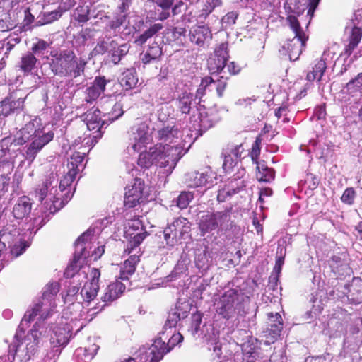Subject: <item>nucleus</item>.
Returning a JSON list of instances; mask_svg holds the SVG:
<instances>
[{"instance_id": "f257e3e1", "label": "nucleus", "mask_w": 362, "mask_h": 362, "mask_svg": "<svg viewBox=\"0 0 362 362\" xmlns=\"http://www.w3.org/2000/svg\"><path fill=\"white\" fill-rule=\"evenodd\" d=\"M59 284L52 282L46 285L42 296L27 310L14 336L9 352L14 351L13 359L21 362L29 361L37 352L40 338L46 333L44 322L56 307L55 297L59 291Z\"/></svg>"}, {"instance_id": "f03ea898", "label": "nucleus", "mask_w": 362, "mask_h": 362, "mask_svg": "<svg viewBox=\"0 0 362 362\" xmlns=\"http://www.w3.org/2000/svg\"><path fill=\"white\" fill-rule=\"evenodd\" d=\"M76 176L75 172H68L60 180L57 188L58 180L52 175L36 189V196L40 202L45 199L44 207L49 214H54L61 209L71 199L72 194H69L71 189H68Z\"/></svg>"}, {"instance_id": "7ed1b4c3", "label": "nucleus", "mask_w": 362, "mask_h": 362, "mask_svg": "<svg viewBox=\"0 0 362 362\" xmlns=\"http://www.w3.org/2000/svg\"><path fill=\"white\" fill-rule=\"evenodd\" d=\"M46 58L52 72L61 78H76L83 75L88 63L71 49H52Z\"/></svg>"}, {"instance_id": "20e7f679", "label": "nucleus", "mask_w": 362, "mask_h": 362, "mask_svg": "<svg viewBox=\"0 0 362 362\" xmlns=\"http://www.w3.org/2000/svg\"><path fill=\"white\" fill-rule=\"evenodd\" d=\"M216 311L223 318L229 320L236 315L244 317L250 311H255V315L257 307L255 304H251L248 296L241 289L236 288H230L221 296L216 304Z\"/></svg>"}, {"instance_id": "39448f33", "label": "nucleus", "mask_w": 362, "mask_h": 362, "mask_svg": "<svg viewBox=\"0 0 362 362\" xmlns=\"http://www.w3.org/2000/svg\"><path fill=\"white\" fill-rule=\"evenodd\" d=\"M173 150L174 153H167L163 146L156 144L139 154L137 163L142 168H149L153 165L164 168L165 173L170 174L183 156L180 147L174 146Z\"/></svg>"}, {"instance_id": "423d86ee", "label": "nucleus", "mask_w": 362, "mask_h": 362, "mask_svg": "<svg viewBox=\"0 0 362 362\" xmlns=\"http://www.w3.org/2000/svg\"><path fill=\"white\" fill-rule=\"evenodd\" d=\"M141 223L139 221L132 223L129 228L125 232L129 238L128 243L124 249V252L130 255L129 257L124 261L120 272V279L122 280H128L129 276L132 275L136 270V266L139 262V255L132 254L134 250L146 238L148 233L142 228H139Z\"/></svg>"}, {"instance_id": "0eeeda50", "label": "nucleus", "mask_w": 362, "mask_h": 362, "mask_svg": "<svg viewBox=\"0 0 362 362\" xmlns=\"http://www.w3.org/2000/svg\"><path fill=\"white\" fill-rule=\"evenodd\" d=\"M165 330L160 332L150 346H143L139 349L141 362H159L165 354L183 341V336L180 333H176L171 336L166 344L168 334L165 336Z\"/></svg>"}, {"instance_id": "6e6552de", "label": "nucleus", "mask_w": 362, "mask_h": 362, "mask_svg": "<svg viewBox=\"0 0 362 362\" xmlns=\"http://www.w3.org/2000/svg\"><path fill=\"white\" fill-rule=\"evenodd\" d=\"M49 331L51 349L45 357V362H56L59 356L62 349L68 344L71 336V326L66 321L57 323L55 326H51Z\"/></svg>"}, {"instance_id": "1a4fd4ad", "label": "nucleus", "mask_w": 362, "mask_h": 362, "mask_svg": "<svg viewBox=\"0 0 362 362\" xmlns=\"http://www.w3.org/2000/svg\"><path fill=\"white\" fill-rule=\"evenodd\" d=\"M287 22L289 27L294 34L291 40H288L287 43L282 47L280 52L282 54L286 52L291 61H296L301 54L303 48L305 47L306 41L308 39V35L304 32L299 21L293 16L287 17Z\"/></svg>"}, {"instance_id": "9d476101", "label": "nucleus", "mask_w": 362, "mask_h": 362, "mask_svg": "<svg viewBox=\"0 0 362 362\" xmlns=\"http://www.w3.org/2000/svg\"><path fill=\"white\" fill-rule=\"evenodd\" d=\"M143 23V21L134 14H117L105 26V38L110 40L113 37L117 36L121 33L122 28H123V31H127V34L136 32Z\"/></svg>"}, {"instance_id": "9b49d317", "label": "nucleus", "mask_w": 362, "mask_h": 362, "mask_svg": "<svg viewBox=\"0 0 362 362\" xmlns=\"http://www.w3.org/2000/svg\"><path fill=\"white\" fill-rule=\"evenodd\" d=\"M232 225L230 215L227 211L207 212L203 214L199 221V228L202 236L215 230H227Z\"/></svg>"}, {"instance_id": "f8f14e48", "label": "nucleus", "mask_w": 362, "mask_h": 362, "mask_svg": "<svg viewBox=\"0 0 362 362\" xmlns=\"http://www.w3.org/2000/svg\"><path fill=\"white\" fill-rule=\"evenodd\" d=\"M156 139L158 141L156 145H160L165 148V151L168 153H174L173 147H180L182 150L183 155L184 146L182 140V132L179 127L175 124H163V126L158 129L156 133Z\"/></svg>"}, {"instance_id": "ddd939ff", "label": "nucleus", "mask_w": 362, "mask_h": 362, "mask_svg": "<svg viewBox=\"0 0 362 362\" xmlns=\"http://www.w3.org/2000/svg\"><path fill=\"white\" fill-rule=\"evenodd\" d=\"M191 225L188 220L183 217L175 218L168 223L163 230V237L168 246L173 247L181 244L190 232Z\"/></svg>"}, {"instance_id": "4468645a", "label": "nucleus", "mask_w": 362, "mask_h": 362, "mask_svg": "<svg viewBox=\"0 0 362 362\" xmlns=\"http://www.w3.org/2000/svg\"><path fill=\"white\" fill-rule=\"evenodd\" d=\"M0 240L11 248L15 257L22 255L29 247V244L20 237L19 228L13 225H7L0 231Z\"/></svg>"}, {"instance_id": "2eb2a0df", "label": "nucleus", "mask_w": 362, "mask_h": 362, "mask_svg": "<svg viewBox=\"0 0 362 362\" xmlns=\"http://www.w3.org/2000/svg\"><path fill=\"white\" fill-rule=\"evenodd\" d=\"M129 140L130 143L127 147L129 151L131 150L134 152L141 151L143 147L149 144L152 140L148 125L146 122L135 124L131 128Z\"/></svg>"}, {"instance_id": "dca6fc26", "label": "nucleus", "mask_w": 362, "mask_h": 362, "mask_svg": "<svg viewBox=\"0 0 362 362\" xmlns=\"http://www.w3.org/2000/svg\"><path fill=\"white\" fill-rule=\"evenodd\" d=\"M185 183L190 188L212 186L217 183V174L211 168L202 172L190 171L185 175Z\"/></svg>"}, {"instance_id": "f3484780", "label": "nucleus", "mask_w": 362, "mask_h": 362, "mask_svg": "<svg viewBox=\"0 0 362 362\" xmlns=\"http://www.w3.org/2000/svg\"><path fill=\"white\" fill-rule=\"evenodd\" d=\"M218 119L209 115L206 111L203 105H199L193 110V114L190 117V123L194 131L198 132L199 135H202L203 132L210 129L214 124L218 122Z\"/></svg>"}, {"instance_id": "a211bd4d", "label": "nucleus", "mask_w": 362, "mask_h": 362, "mask_svg": "<svg viewBox=\"0 0 362 362\" xmlns=\"http://www.w3.org/2000/svg\"><path fill=\"white\" fill-rule=\"evenodd\" d=\"M93 235V230L91 229H88L76 240L73 262L64 272V275L66 277L75 278L76 276L74 273H71V271L74 270V267L76 269L77 266L75 264H76L81 259H86L88 257V252L86 250V244L90 241Z\"/></svg>"}, {"instance_id": "6ab92c4d", "label": "nucleus", "mask_w": 362, "mask_h": 362, "mask_svg": "<svg viewBox=\"0 0 362 362\" xmlns=\"http://www.w3.org/2000/svg\"><path fill=\"white\" fill-rule=\"evenodd\" d=\"M229 58L228 44L227 42H221L214 52V57L208 61V68L211 74L226 73L225 68Z\"/></svg>"}, {"instance_id": "aec40b11", "label": "nucleus", "mask_w": 362, "mask_h": 362, "mask_svg": "<svg viewBox=\"0 0 362 362\" xmlns=\"http://www.w3.org/2000/svg\"><path fill=\"white\" fill-rule=\"evenodd\" d=\"M54 136V134L52 131L46 132L44 128L34 137H32L31 143L28 146L25 151L26 160L33 162L42 148L53 140Z\"/></svg>"}, {"instance_id": "412c9836", "label": "nucleus", "mask_w": 362, "mask_h": 362, "mask_svg": "<svg viewBox=\"0 0 362 362\" xmlns=\"http://www.w3.org/2000/svg\"><path fill=\"white\" fill-rule=\"evenodd\" d=\"M320 0H286L284 7L289 16H300L306 9H308L307 16H310V19L318 5Z\"/></svg>"}, {"instance_id": "4be33fe9", "label": "nucleus", "mask_w": 362, "mask_h": 362, "mask_svg": "<svg viewBox=\"0 0 362 362\" xmlns=\"http://www.w3.org/2000/svg\"><path fill=\"white\" fill-rule=\"evenodd\" d=\"M44 128L45 127H42L41 119L39 117H35L25 124V125L18 132V136L15 139V141L18 145H23Z\"/></svg>"}, {"instance_id": "5701e85b", "label": "nucleus", "mask_w": 362, "mask_h": 362, "mask_svg": "<svg viewBox=\"0 0 362 362\" xmlns=\"http://www.w3.org/2000/svg\"><path fill=\"white\" fill-rule=\"evenodd\" d=\"M144 182L141 179L135 178L133 185L126 188L124 194V205L128 208L134 207L142 199Z\"/></svg>"}, {"instance_id": "b1692460", "label": "nucleus", "mask_w": 362, "mask_h": 362, "mask_svg": "<svg viewBox=\"0 0 362 362\" xmlns=\"http://www.w3.org/2000/svg\"><path fill=\"white\" fill-rule=\"evenodd\" d=\"M189 312V305L187 302H177L174 309L168 313L167 320L163 326V329L175 327L178 321L187 317Z\"/></svg>"}, {"instance_id": "393cba45", "label": "nucleus", "mask_w": 362, "mask_h": 362, "mask_svg": "<svg viewBox=\"0 0 362 362\" xmlns=\"http://www.w3.org/2000/svg\"><path fill=\"white\" fill-rule=\"evenodd\" d=\"M189 37L192 43L204 47L211 41L212 33L209 27L206 25H195L191 28Z\"/></svg>"}, {"instance_id": "a878e982", "label": "nucleus", "mask_w": 362, "mask_h": 362, "mask_svg": "<svg viewBox=\"0 0 362 362\" xmlns=\"http://www.w3.org/2000/svg\"><path fill=\"white\" fill-rule=\"evenodd\" d=\"M82 117L89 130L98 129L94 132V135H93L92 138V139H94V143L92 141V144H95L98 142V139L102 137V132L100 131L102 127L100 124V111L98 109L94 110H90L86 112Z\"/></svg>"}, {"instance_id": "bb28decb", "label": "nucleus", "mask_w": 362, "mask_h": 362, "mask_svg": "<svg viewBox=\"0 0 362 362\" xmlns=\"http://www.w3.org/2000/svg\"><path fill=\"white\" fill-rule=\"evenodd\" d=\"M202 334L209 345V349H212L216 355L219 356L221 354V351L219 345L218 331L216 330L212 325H204Z\"/></svg>"}, {"instance_id": "cd10ccee", "label": "nucleus", "mask_w": 362, "mask_h": 362, "mask_svg": "<svg viewBox=\"0 0 362 362\" xmlns=\"http://www.w3.org/2000/svg\"><path fill=\"white\" fill-rule=\"evenodd\" d=\"M79 286L71 285L67 291L66 296L64 297L65 303L69 304L67 310L64 313V315H67L68 313L72 315V310H78L81 311L82 308L81 301H80Z\"/></svg>"}, {"instance_id": "c85d7f7f", "label": "nucleus", "mask_w": 362, "mask_h": 362, "mask_svg": "<svg viewBox=\"0 0 362 362\" xmlns=\"http://www.w3.org/2000/svg\"><path fill=\"white\" fill-rule=\"evenodd\" d=\"M362 37V28L359 27H353L349 33L348 44L346 45L344 50L341 53L340 57H344L346 62L347 59L351 56L354 49L358 46Z\"/></svg>"}, {"instance_id": "c756f323", "label": "nucleus", "mask_w": 362, "mask_h": 362, "mask_svg": "<svg viewBox=\"0 0 362 362\" xmlns=\"http://www.w3.org/2000/svg\"><path fill=\"white\" fill-rule=\"evenodd\" d=\"M331 54L329 50H326L323 52L321 59L316 62L312 70L307 74L306 78L308 81H320L327 69L326 61H327Z\"/></svg>"}, {"instance_id": "7c9ffc66", "label": "nucleus", "mask_w": 362, "mask_h": 362, "mask_svg": "<svg viewBox=\"0 0 362 362\" xmlns=\"http://www.w3.org/2000/svg\"><path fill=\"white\" fill-rule=\"evenodd\" d=\"M106 83L107 81L105 77H96L92 86L86 90L85 100L89 103L95 101L104 92Z\"/></svg>"}, {"instance_id": "2f4dec72", "label": "nucleus", "mask_w": 362, "mask_h": 362, "mask_svg": "<svg viewBox=\"0 0 362 362\" xmlns=\"http://www.w3.org/2000/svg\"><path fill=\"white\" fill-rule=\"evenodd\" d=\"M125 285L119 281L110 284L104 291L101 297L103 302L110 303L117 300L125 290Z\"/></svg>"}, {"instance_id": "473e14b6", "label": "nucleus", "mask_w": 362, "mask_h": 362, "mask_svg": "<svg viewBox=\"0 0 362 362\" xmlns=\"http://www.w3.org/2000/svg\"><path fill=\"white\" fill-rule=\"evenodd\" d=\"M348 299L354 304L362 303V279L354 278L351 284L344 286Z\"/></svg>"}, {"instance_id": "72a5a7b5", "label": "nucleus", "mask_w": 362, "mask_h": 362, "mask_svg": "<svg viewBox=\"0 0 362 362\" xmlns=\"http://www.w3.org/2000/svg\"><path fill=\"white\" fill-rule=\"evenodd\" d=\"M32 209L30 199L26 196L20 197L13 208V215L16 219L22 220L27 218Z\"/></svg>"}, {"instance_id": "f704fd0d", "label": "nucleus", "mask_w": 362, "mask_h": 362, "mask_svg": "<svg viewBox=\"0 0 362 362\" xmlns=\"http://www.w3.org/2000/svg\"><path fill=\"white\" fill-rule=\"evenodd\" d=\"M110 47L111 61L114 64H118L122 59L127 54L131 45L127 42L119 45L116 40H110Z\"/></svg>"}, {"instance_id": "c9c22d12", "label": "nucleus", "mask_w": 362, "mask_h": 362, "mask_svg": "<svg viewBox=\"0 0 362 362\" xmlns=\"http://www.w3.org/2000/svg\"><path fill=\"white\" fill-rule=\"evenodd\" d=\"M1 115L7 117L11 113L18 112L23 110L24 105V99L19 98L16 100L11 98H6L1 101Z\"/></svg>"}, {"instance_id": "e433bc0d", "label": "nucleus", "mask_w": 362, "mask_h": 362, "mask_svg": "<svg viewBox=\"0 0 362 362\" xmlns=\"http://www.w3.org/2000/svg\"><path fill=\"white\" fill-rule=\"evenodd\" d=\"M329 266L332 272L337 278L350 276L352 271L349 264L344 262L339 256H333L329 260Z\"/></svg>"}, {"instance_id": "4c0bfd02", "label": "nucleus", "mask_w": 362, "mask_h": 362, "mask_svg": "<svg viewBox=\"0 0 362 362\" xmlns=\"http://www.w3.org/2000/svg\"><path fill=\"white\" fill-rule=\"evenodd\" d=\"M269 322L268 325L270 327L268 328V334L274 339H277L283 329V320L279 313H276L275 314L269 313L267 314Z\"/></svg>"}, {"instance_id": "58836bf2", "label": "nucleus", "mask_w": 362, "mask_h": 362, "mask_svg": "<svg viewBox=\"0 0 362 362\" xmlns=\"http://www.w3.org/2000/svg\"><path fill=\"white\" fill-rule=\"evenodd\" d=\"M99 346L93 343L88 347H79L74 351V356L76 362H90L96 354Z\"/></svg>"}, {"instance_id": "ea45409f", "label": "nucleus", "mask_w": 362, "mask_h": 362, "mask_svg": "<svg viewBox=\"0 0 362 362\" xmlns=\"http://www.w3.org/2000/svg\"><path fill=\"white\" fill-rule=\"evenodd\" d=\"M256 177L259 182L269 183L274 180L275 171L269 168L264 161L257 162Z\"/></svg>"}, {"instance_id": "a19ab883", "label": "nucleus", "mask_w": 362, "mask_h": 362, "mask_svg": "<svg viewBox=\"0 0 362 362\" xmlns=\"http://www.w3.org/2000/svg\"><path fill=\"white\" fill-rule=\"evenodd\" d=\"M344 92L352 97L362 94V72L346 84Z\"/></svg>"}, {"instance_id": "79ce46f5", "label": "nucleus", "mask_w": 362, "mask_h": 362, "mask_svg": "<svg viewBox=\"0 0 362 362\" xmlns=\"http://www.w3.org/2000/svg\"><path fill=\"white\" fill-rule=\"evenodd\" d=\"M37 59L33 54L27 52L22 55L21 60L18 62L17 67L20 69L25 74H30L35 68Z\"/></svg>"}, {"instance_id": "37998d69", "label": "nucleus", "mask_w": 362, "mask_h": 362, "mask_svg": "<svg viewBox=\"0 0 362 362\" xmlns=\"http://www.w3.org/2000/svg\"><path fill=\"white\" fill-rule=\"evenodd\" d=\"M85 156V153L75 152L73 153L68 161L67 169L75 172L76 175L82 171L85 168V164L83 163Z\"/></svg>"}, {"instance_id": "c03bdc74", "label": "nucleus", "mask_w": 362, "mask_h": 362, "mask_svg": "<svg viewBox=\"0 0 362 362\" xmlns=\"http://www.w3.org/2000/svg\"><path fill=\"white\" fill-rule=\"evenodd\" d=\"M196 104L193 95L190 93H182L178 98L177 107L183 114H188L190 110H194V105Z\"/></svg>"}, {"instance_id": "a18cd8bd", "label": "nucleus", "mask_w": 362, "mask_h": 362, "mask_svg": "<svg viewBox=\"0 0 362 362\" xmlns=\"http://www.w3.org/2000/svg\"><path fill=\"white\" fill-rule=\"evenodd\" d=\"M163 28L162 23H158L151 25L142 34L139 35L136 39L134 42L137 45H144L148 39L156 35L160 30Z\"/></svg>"}, {"instance_id": "49530a36", "label": "nucleus", "mask_w": 362, "mask_h": 362, "mask_svg": "<svg viewBox=\"0 0 362 362\" xmlns=\"http://www.w3.org/2000/svg\"><path fill=\"white\" fill-rule=\"evenodd\" d=\"M73 18L78 23H84L90 19V6L83 0L74 9Z\"/></svg>"}, {"instance_id": "de8ad7c7", "label": "nucleus", "mask_w": 362, "mask_h": 362, "mask_svg": "<svg viewBox=\"0 0 362 362\" xmlns=\"http://www.w3.org/2000/svg\"><path fill=\"white\" fill-rule=\"evenodd\" d=\"M119 81L121 86L127 90L134 88L138 82V78L134 69H127L124 71L122 74Z\"/></svg>"}, {"instance_id": "09e8293b", "label": "nucleus", "mask_w": 362, "mask_h": 362, "mask_svg": "<svg viewBox=\"0 0 362 362\" xmlns=\"http://www.w3.org/2000/svg\"><path fill=\"white\" fill-rule=\"evenodd\" d=\"M52 42H49L42 39L36 38L33 42L31 46L30 54H33V56L43 57L46 54L50 47Z\"/></svg>"}, {"instance_id": "8fccbe9b", "label": "nucleus", "mask_w": 362, "mask_h": 362, "mask_svg": "<svg viewBox=\"0 0 362 362\" xmlns=\"http://www.w3.org/2000/svg\"><path fill=\"white\" fill-rule=\"evenodd\" d=\"M210 257L206 250H198L195 255V264L202 272L206 271L209 267Z\"/></svg>"}, {"instance_id": "3c124183", "label": "nucleus", "mask_w": 362, "mask_h": 362, "mask_svg": "<svg viewBox=\"0 0 362 362\" xmlns=\"http://www.w3.org/2000/svg\"><path fill=\"white\" fill-rule=\"evenodd\" d=\"M99 287L92 286L90 284H86L82 288L80 293V301H86L87 303L93 300L97 296Z\"/></svg>"}, {"instance_id": "603ef678", "label": "nucleus", "mask_w": 362, "mask_h": 362, "mask_svg": "<svg viewBox=\"0 0 362 362\" xmlns=\"http://www.w3.org/2000/svg\"><path fill=\"white\" fill-rule=\"evenodd\" d=\"M129 98L127 97H122V99L115 103L112 106V110L108 112V119L113 122L119 119L124 114L123 108L124 107V103Z\"/></svg>"}, {"instance_id": "864d4df0", "label": "nucleus", "mask_w": 362, "mask_h": 362, "mask_svg": "<svg viewBox=\"0 0 362 362\" xmlns=\"http://www.w3.org/2000/svg\"><path fill=\"white\" fill-rule=\"evenodd\" d=\"M228 77L221 76L217 79L212 78V82L209 84L210 90L215 88L218 97L223 95L224 90L227 86Z\"/></svg>"}, {"instance_id": "5fc2aeb1", "label": "nucleus", "mask_w": 362, "mask_h": 362, "mask_svg": "<svg viewBox=\"0 0 362 362\" xmlns=\"http://www.w3.org/2000/svg\"><path fill=\"white\" fill-rule=\"evenodd\" d=\"M223 149L230 153L233 158L238 161L244 157L243 154L245 153V148L243 144L235 145L233 144H229Z\"/></svg>"}, {"instance_id": "6e6d98bb", "label": "nucleus", "mask_w": 362, "mask_h": 362, "mask_svg": "<svg viewBox=\"0 0 362 362\" xmlns=\"http://www.w3.org/2000/svg\"><path fill=\"white\" fill-rule=\"evenodd\" d=\"M212 82V77H205L202 78L201 83L197 88L195 94V98L194 99L196 100L197 99H199V100H201L202 96L205 94V91L206 89H209L210 90L209 84ZM200 101H199V103Z\"/></svg>"}, {"instance_id": "4d7b16f0", "label": "nucleus", "mask_w": 362, "mask_h": 362, "mask_svg": "<svg viewBox=\"0 0 362 362\" xmlns=\"http://www.w3.org/2000/svg\"><path fill=\"white\" fill-rule=\"evenodd\" d=\"M221 156L223 158V168L226 172L230 170L238 162V160H235L233 156L224 149H223Z\"/></svg>"}, {"instance_id": "13d9d810", "label": "nucleus", "mask_w": 362, "mask_h": 362, "mask_svg": "<svg viewBox=\"0 0 362 362\" xmlns=\"http://www.w3.org/2000/svg\"><path fill=\"white\" fill-rule=\"evenodd\" d=\"M193 197L191 192H182L176 199L177 206L181 209H186Z\"/></svg>"}, {"instance_id": "bf43d9fd", "label": "nucleus", "mask_w": 362, "mask_h": 362, "mask_svg": "<svg viewBox=\"0 0 362 362\" xmlns=\"http://www.w3.org/2000/svg\"><path fill=\"white\" fill-rule=\"evenodd\" d=\"M187 270V264L183 261H179L171 274L167 276L168 281H171L176 279L180 274Z\"/></svg>"}, {"instance_id": "052dcab7", "label": "nucleus", "mask_w": 362, "mask_h": 362, "mask_svg": "<svg viewBox=\"0 0 362 362\" xmlns=\"http://www.w3.org/2000/svg\"><path fill=\"white\" fill-rule=\"evenodd\" d=\"M202 315L200 313H194L192 315L190 332L193 336L198 334L202 323Z\"/></svg>"}, {"instance_id": "680f3d73", "label": "nucleus", "mask_w": 362, "mask_h": 362, "mask_svg": "<svg viewBox=\"0 0 362 362\" xmlns=\"http://www.w3.org/2000/svg\"><path fill=\"white\" fill-rule=\"evenodd\" d=\"M186 30L184 28L176 27L173 30L168 32V39L170 41H176L180 40L181 37L184 36Z\"/></svg>"}, {"instance_id": "e2e57ef3", "label": "nucleus", "mask_w": 362, "mask_h": 362, "mask_svg": "<svg viewBox=\"0 0 362 362\" xmlns=\"http://www.w3.org/2000/svg\"><path fill=\"white\" fill-rule=\"evenodd\" d=\"M64 12V11L60 9V6H59L57 10L45 13L44 14L45 23H51L54 21L59 19Z\"/></svg>"}, {"instance_id": "0e129e2a", "label": "nucleus", "mask_w": 362, "mask_h": 362, "mask_svg": "<svg viewBox=\"0 0 362 362\" xmlns=\"http://www.w3.org/2000/svg\"><path fill=\"white\" fill-rule=\"evenodd\" d=\"M356 197V192L354 188H347L343 193L341 200L343 203L351 205L353 204Z\"/></svg>"}, {"instance_id": "69168bd1", "label": "nucleus", "mask_w": 362, "mask_h": 362, "mask_svg": "<svg viewBox=\"0 0 362 362\" xmlns=\"http://www.w3.org/2000/svg\"><path fill=\"white\" fill-rule=\"evenodd\" d=\"M110 40L104 38L103 40L99 41L95 48V51L98 54H103L106 52H109L110 54Z\"/></svg>"}, {"instance_id": "338daca9", "label": "nucleus", "mask_w": 362, "mask_h": 362, "mask_svg": "<svg viewBox=\"0 0 362 362\" xmlns=\"http://www.w3.org/2000/svg\"><path fill=\"white\" fill-rule=\"evenodd\" d=\"M238 192L236 189H230L228 188H223L218 191L217 194V200L219 202H225L228 197H231Z\"/></svg>"}, {"instance_id": "774afa93", "label": "nucleus", "mask_w": 362, "mask_h": 362, "mask_svg": "<svg viewBox=\"0 0 362 362\" xmlns=\"http://www.w3.org/2000/svg\"><path fill=\"white\" fill-rule=\"evenodd\" d=\"M238 14L235 12H229L221 19V23L223 27L230 26L235 23Z\"/></svg>"}]
</instances>
